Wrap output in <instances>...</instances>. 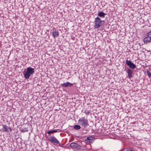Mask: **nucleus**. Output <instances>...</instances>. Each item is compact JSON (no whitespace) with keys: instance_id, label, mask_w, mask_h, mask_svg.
Returning <instances> with one entry per match:
<instances>
[{"instance_id":"1","label":"nucleus","mask_w":151,"mask_h":151,"mask_svg":"<svg viewBox=\"0 0 151 151\" xmlns=\"http://www.w3.org/2000/svg\"><path fill=\"white\" fill-rule=\"evenodd\" d=\"M34 72V69L29 67L27 68L26 72L24 71L23 73V75L25 79H28L29 78L31 75H33Z\"/></svg>"},{"instance_id":"2","label":"nucleus","mask_w":151,"mask_h":151,"mask_svg":"<svg viewBox=\"0 0 151 151\" xmlns=\"http://www.w3.org/2000/svg\"><path fill=\"white\" fill-rule=\"evenodd\" d=\"M78 122L80 125H82L85 128L88 125L87 120L84 117L80 119L79 120Z\"/></svg>"},{"instance_id":"3","label":"nucleus","mask_w":151,"mask_h":151,"mask_svg":"<svg viewBox=\"0 0 151 151\" xmlns=\"http://www.w3.org/2000/svg\"><path fill=\"white\" fill-rule=\"evenodd\" d=\"M151 42V30L147 34L144 38L143 42L145 44H147Z\"/></svg>"},{"instance_id":"4","label":"nucleus","mask_w":151,"mask_h":151,"mask_svg":"<svg viewBox=\"0 0 151 151\" xmlns=\"http://www.w3.org/2000/svg\"><path fill=\"white\" fill-rule=\"evenodd\" d=\"M101 22L100 18L99 17L96 18L94 22L95 25L94 26L95 28L97 29L99 28L101 26Z\"/></svg>"},{"instance_id":"5","label":"nucleus","mask_w":151,"mask_h":151,"mask_svg":"<svg viewBox=\"0 0 151 151\" xmlns=\"http://www.w3.org/2000/svg\"><path fill=\"white\" fill-rule=\"evenodd\" d=\"M70 147L74 150H79L81 149L82 147L78 144L73 142L70 145Z\"/></svg>"},{"instance_id":"6","label":"nucleus","mask_w":151,"mask_h":151,"mask_svg":"<svg viewBox=\"0 0 151 151\" xmlns=\"http://www.w3.org/2000/svg\"><path fill=\"white\" fill-rule=\"evenodd\" d=\"M95 138L94 137L90 136L87 137L86 139L85 140V142L88 144L93 143L95 140Z\"/></svg>"},{"instance_id":"7","label":"nucleus","mask_w":151,"mask_h":151,"mask_svg":"<svg viewBox=\"0 0 151 151\" xmlns=\"http://www.w3.org/2000/svg\"><path fill=\"white\" fill-rule=\"evenodd\" d=\"M126 63L130 68L133 69L136 68V65L130 61L126 60Z\"/></svg>"},{"instance_id":"8","label":"nucleus","mask_w":151,"mask_h":151,"mask_svg":"<svg viewBox=\"0 0 151 151\" xmlns=\"http://www.w3.org/2000/svg\"><path fill=\"white\" fill-rule=\"evenodd\" d=\"M73 85V83H70L69 82H67L61 84V86L62 87H70Z\"/></svg>"},{"instance_id":"9","label":"nucleus","mask_w":151,"mask_h":151,"mask_svg":"<svg viewBox=\"0 0 151 151\" xmlns=\"http://www.w3.org/2000/svg\"><path fill=\"white\" fill-rule=\"evenodd\" d=\"M50 141L52 142L56 143L57 144H59L60 143L59 141L55 137H50Z\"/></svg>"},{"instance_id":"10","label":"nucleus","mask_w":151,"mask_h":151,"mask_svg":"<svg viewBox=\"0 0 151 151\" xmlns=\"http://www.w3.org/2000/svg\"><path fill=\"white\" fill-rule=\"evenodd\" d=\"M127 72L128 74V77L130 79L132 77V70L130 69H128L127 70Z\"/></svg>"},{"instance_id":"11","label":"nucleus","mask_w":151,"mask_h":151,"mask_svg":"<svg viewBox=\"0 0 151 151\" xmlns=\"http://www.w3.org/2000/svg\"><path fill=\"white\" fill-rule=\"evenodd\" d=\"M52 33L53 37L54 38L58 37L59 35V33L58 31H53Z\"/></svg>"},{"instance_id":"12","label":"nucleus","mask_w":151,"mask_h":151,"mask_svg":"<svg viewBox=\"0 0 151 151\" xmlns=\"http://www.w3.org/2000/svg\"><path fill=\"white\" fill-rule=\"evenodd\" d=\"M3 128L2 129V132H8L9 127L6 125H2Z\"/></svg>"},{"instance_id":"13","label":"nucleus","mask_w":151,"mask_h":151,"mask_svg":"<svg viewBox=\"0 0 151 151\" xmlns=\"http://www.w3.org/2000/svg\"><path fill=\"white\" fill-rule=\"evenodd\" d=\"M106 14L102 12H99L98 15L101 18H104Z\"/></svg>"},{"instance_id":"14","label":"nucleus","mask_w":151,"mask_h":151,"mask_svg":"<svg viewBox=\"0 0 151 151\" xmlns=\"http://www.w3.org/2000/svg\"><path fill=\"white\" fill-rule=\"evenodd\" d=\"M57 132V130H52L49 131L47 132V133L49 134L53 133L56 132Z\"/></svg>"},{"instance_id":"15","label":"nucleus","mask_w":151,"mask_h":151,"mask_svg":"<svg viewBox=\"0 0 151 151\" xmlns=\"http://www.w3.org/2000/svg\"><path fill=\"white\" fill-rule=\"evenodd\" d=\"M74 128L76 130H78L81 128V127L79 125H76L74 126Z\"/></svg>"},{"instance_id":"16","label":"nucleus","mask_w":151,"mask_h":151,"mask_svg":"<svg viewBox=\"0 0 151 151\" xmlns=\"http://www.w3.org/2000/svg\"><path fill=\"white\" fill-rule=\"evenodd\" d=\"M28 131V128H23L21 130V132H27Z\"/></svg>"},{"instance_id":"17","label":"nucleus","mask_w":151,"mask_h":151,"mask_svg":"<svg viewBox=\"0 0 151 151\" xmlns=\"http://www.w3.org/2000/svg\"><path fill=\"white\" fill-rule=\"evenodd\" d=\"M146 72L147 75L149 77L151 76V73L150 71H149L148 70H147Z\"/></svg>"},{"instance_id":"18","label":"nucleus","mask_w":151,"mask_h":151,"mask_svg":"<svg viewBox=\"0 0 151 151\" xmlns=\"http://www.w3.org/2000/svg\"><path fill=\"white\" fill-rule=\"evenodd\" d=\"M90 111H86L85 110L84 112L86 114H88L90 113Z\"/></svg>"},{"instance_id":"19","label":"nucleus","mask_w":151,"mask_h":151,"mask_svg":"<svg viewBox=\"0 0 151 151\" xmlns=\"http://www.w3.org/2000/svg\"><path fill=\"white\" fill-rule=\"evenodd\" d=\"M125 151H133V150L130 149L129 148L126 149Z\"/></svg>"},{"instance_id":"20","label":"nucleus","mask_w":151,"mask_h":151,"mask_svg":"<svg viewBox=\"0 0 151 151\" xmlns=\"http://www.w3.org/2000/svg\"><path fill=\"white\" fill-rule=\"evenodd\" d=\"M9 131L10 132H11L12 131V129L10 128H9V129H8V132Z\"/></svg>"},{"instance_id":"21","label":"nucleus","mask_w":151,"mask_h":151,"mask_svg":"<svg viewBox=\"0 0 151 151\" xmlns=\"http://www.w3.org/2000/svg\"><path fill=\"white\" fill-rule=\"evenodd\" d=\"M36 151H39V150H36Z\"/></svg>"}]
</instances>
